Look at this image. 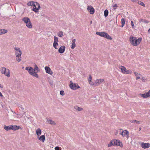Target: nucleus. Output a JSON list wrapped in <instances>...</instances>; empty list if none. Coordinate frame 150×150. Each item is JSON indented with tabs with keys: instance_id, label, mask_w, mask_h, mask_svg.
I'll return each mask as SVG.
<instances>
[{
	"instance_id": "2f4dec72",
	"label": "nucleus",
	"mask_w": 150,
	"mask_h": 150,
	"mask_svg": "<svg viewBox=\"0 0 150 150\" xmlns=\"http://www.w3.org/2000/svg\"><path fill=\"white\" fill-rule=\"evenodd\" d=\"M140 95L141 96V97H142L144 98H147L146 95L145 93L144 94H140Z\"/></svg>"
},
{
	"instance_id": "13d9d810",
	"label": "nucleus",
	"mask_w": 150,
	"mask_h": 150,
	"mask_svg": "<svg viewBox=\"0 0 150 150\" xmlns=\"http://www.w3.org/2000/svg\"><path fill=\"white\" fill-rule=\"evenodd\" d=\"M136 122L134 121V120L132 121V122L134 123Z\"/></svg>"
},
{
	"instance_id": "a19ab883",
	"label": "nucleus",
	"mask_w": 150,
	"mask_h": 150,
	"mask_svg": "<svg viewBox=\"0 0 150 150\" xmlns=\"http://www.w3.org/2000/svg\"><path fill=\"white\" fill-rule=\"evenodd\" d=\"M89 84L91 85H95V83H94L91 81L89 82Z\"/></svg>"
},
{
	"instance_id": "f03ea898",
	"label": "nucleus",
	"mask_w": 150,
	"mask_h": 150,
	"mask_svg": "<svg viewBox=\"0 0 150 150\" xmlns=\"http://www.w3.org/2000/svg\"><path fill=\"white\" fill-rule=\"evenodd\" d=\"M22 20L26 24L27 27L29 28H32V23L30 19L27 17L23 18Z\"/></svg>"
},
{
	"instance_id": "2eb2a0df",
	"label": "nucleus",
	"mask_w": 150,
	"mask_h": 150,
	"mask_svg": "<svg viewBox=\"0 0 150 150\" xmlns=\"http://www.w3.org/2000/svg\"><path fill=\"white\" fill-rule=\"evenodd\" d=\"M65 50V47L64 46H61L58 50V52L60 53H63Z\"/></svg>"
},
{
	"instance_id": "603ef678",
	"label": "nucleus",
	"mask_w": 150,
	"mask_h": 150,
	"mask_svg": "<svg viewBox=\"0 0 150 150\" xmlns=\"http://www.w3.org/2000/svg\"><path fill=\"white\" fill-rule=\"evenodd\" d=\"M140 78V77L138 76H137L136 78V80Z\"/></svg>"
},
{
	"instance_id": "052dcab7",
	"label": "nucleus",
	"mask_w": 150,
	"mask_h": 150,
	"mask_svg": "<svg viewBox=\"0 0 150 150\" xmlns=\"http://www.w3.org/2000/svg\"><path fill=\"white\" fill-rule=\"evenodd\" d=\"M90 23H91H91H92V21H91Z\"/></svg>"
},
{
	"instance_id": "864d4df0",
	"label": "nucleus",
	"mask_w": 150,
	"mask_h": 150,
	"mask_svg": "<svg viewBox=\"0 0 150 150\" xmlns=\"http://www.w3.org/2000/svg\"><path fill=\"white\" fill-rule=\"evenodd\" d=\"M0 96L2 97L3 96V95H2L1 93L0 92Z\"/></svg>"
},
{
	"instance_id": "f8f14e48",
	"label": "nucleus",
	"mask_w": 150,
	"mask_h": 150,
	"mask_svg": "<svg viewBox=\"0 0 150 150\" xmlns=\"http://www.w3.org/2000/svg\"><path fill=\"white\" fill-rule=\"evenodd\" d=\"M141 146L144 149H146L150 147V144L149 143H142L141 144Z\"/></svg>"
},
{
	"instance_id": "9b49d317",
	"label": "nucleus",
	"mask_w": 150,
	"mask_h": 150,
	"mask_svg": "<svg viewBox=\"0 0 150 150\" xmlns=\"http://www.w3.org/2000/svg\"><path fill=\"white\" fill-rule=\"evenodd\" d=\"M104 81V79H97L95 82V86H97L99 85L101 83Z\"/></svg>"
},
{
	"instance_id": "6e6d98bb",
	"label": "nucleus",
	"mask_w": 150,
	"mask_h": 150,
	"mask_svg": "<svg viewBox=\"0 0 150 150\" xmlns=\"http://www.w3.org/2000/svg\"><path fill=\"white\" fill-rule=\"evenodd\" d=\"M133 2H135V1H136L137 0H131Z\"/></svg>"
},
{
	"instance_id": "7ed1b4c3",
	"label": "nucleus",
	"mask_w": 150,
	"mask_h": 150,
	"mask_svg": "<svg viewBox=\"0 0 150 150\" xmlns=\"http://www.w3.org/2000/svg\"><path fill=\"white\" fill-rule=\"evenodd\" d=\"M96 34L99 35L100 36L105 38L109 40H112V38L109 35L108 33L104 32H97L96 33Z\"/></svg>"
},
{
	"instance_id": "c03bdc74",
	"label": "nucleus",
	"mask_w": 150,
	"mask_h": 150,
	"mask_svg": "<svg viewBox=\"0 0 150 150\" xmlns=\"http://www.w3.org/2000/svg\"><path fill=\"white\" fill-rule=\"evenodd\" d=\"M60 147L59 146H56L55 147V150H61V149H60Z\"/></svg>"
},
{
	"instance_id": "bb28decb",
	"label": "nucleus",
	"mask_w": 150,
	"mask_h": 150,
	"mask_svg": "<svg viewBox=\"0 0 150 150\" xmlns=\"http://www.w3.org/2000/svg\"><path fill=\"white\" fill-rule=\"evenodd\" d=\"M108 11L107 9H106L104 11V15L105 16V17H107L108 14Z\"/></svg>"
},
{
	"instance_id": "f704fd0d",
	"label": "nucleus",
	"mask_w": 150,
	"mask_h": 150,
	"mask_svg": "<svg viewBox=\"0 0 150 150\" xmlns=\"http://www.w3.org/2000/svg\"><path fill=\"white\" fill-rule=\"evenodd\" d=\"M112 6L114 10H115L117 8V7H118V6L117 4H113L112 5Z\"/></svg>"
},
{
	"instance_id": "1a4fd4ad",
	"label": "nucleus",
	"mask_w": 150,
	"mask_h": 150,
	"mask_svg": "<svg viewBox=\"0 0 150 150\" xmlns=\"http://www.w3.org/2000/svg\"><path fill=\"white\" fill-rule=\"evenodd\" d=\"M120 133L121 135H122L123 137H126L127 138L129 137V132L127 130H125L122 131L121 133Z\"/></svg>"
},
{
	"instance_id": "5701e85b",
	"label": "nucleus",
	"mask_w": 150,
	"mask_h": 150,
	"mask_svg": "<svg viewBox=\"0 0 150 150\" xmlns=\"http://www.w3.org/2000/svg\"><path fill=\"white\" fill-rule=\"evenodd\" d=\"M125 20L124 18H122L121 19V23L122 24V25L120 26L121 27H123L125 23Z\"/></svg>"
},
{
	"instance_id": "f3484780",
	"label": "nucleus",
	"mask_w": 150,
	"mask_h": 150,
	"mask_svg": "<svg viewBox=\"0 0 150 150\" xmlns=\"http://www.w3.org/2000/svg\"><path fill=\"white\" fill-rule=\"evenodd\" d=\"M38 138L39 140L41 141L42 142H43L45 140V135H42L40 137H38Z\"/></svg>"
},
{
	"instance_id": "79ce46f5",
	"label": "nucleus",
	"mask_w": 150,
	"mask_h": 150,
	"mask_svg": "<svg viewBox=\"0 0 150 150\" xmlns=\"http://www.w3.org/2000/svg\"><path fill=\"white\" fill-rule=\"evenodd\" d=\"M131 25L132 27V28H134V25L133 22L132 21H131Z\"/></svg>"
},
{
	"instance_id": "20e7f679",
	"label": "nucleus",
	"mask_w": 150,
	"mask_h": 150,
	"mask_svg": "<svg viewBox=\"0 0 150 150\" xmlns=\"http://www.w3.org/2000/svg\"><path fill=\"white\" fill-rule=\"evenodd\" d=\"M0 70L2 74H4L5 75L9 77L10 75V70L8 69H6L5 67H1V68Z\"/></svg>"
},
{
	"instance_id": "dca6fc26",
	"label": "nucleus",
	"mask_w": 150,
	"mask_h": 150,
	"mask_svg": "<svg viewBox=\"0 0 150 150\" xmlns=\"http://www.w3.org/2000/svg\"><path fill=\"white\" fill-rule=\"evenodd\" d=\"M12 130H16L21 128L20 126H17L16 125H11Z\"/></svg>"
},
{
	"instance_id": "aec40b11",
	"label": "nucleus",
	"mask_w": 150,
	"mask_h": 150,
	"mask_svg": "<svg viewBox=\"0 0 150 150\" xmlns=\"http://www.w3.org/2000/svg\"><path fill=\"white\" fill-rule=\"evenodd\" d=\"M4 129L6 131H8L12 129L11 128V125H9L8 126L5 125L4 127Z\"/></svg>"
},
{
	"instance_id": "9d476101",
	"label": "nucleus",
	"mask_w": 150,
	"mask_h": 150,
	"mask_svg": "<svg viewBox=\"0 0 150 150\" xmlns=\"http://www.w3.org/2000/svg\"><path fill=\"white\" fill-rule=\"evenodd\" d=\"M45 70L46 72L47 73H48L50 75H52L53 74L52 71L49 67L46 66L45 67Z\"/></svg>"
},
{
	"instance_id": "a18cd8bd",
	"label": "nucleus",
	"mask_w": 150,
	"mask_h": 150,
	"mask_svg": "<svg viewBox=\"0 0 150 150\" xmlns=\"http://www.w3.org/2000/svg\"><path fill=\"white\" fill-rule=\"evenodd\" d=\"M92 79L91 76V75H90L89 76L88 79V81H91V80Z\"/></svg>"
},
{
	"instance_id": "6ab92c4d",
	"label": "nucleus",
	"mask_w": 150,
	"mask_h": 150,
	"mask_svg": "<svg viewBox=\"0 0 150 150\" xmlns=\"http://www.w3.org/2000/svg\"><path fill=\"white\" fill-rule=\"evenodd\" d=\"M36 133L38 137H39L41 134V129L40 128H38L36 129Z\"/></svg>"
},
{
	"instance_id": "f257e3e1",
	"label": "nucleus",
	"mask_w": 150,
	"mask_h": 150,
	"mask_svg": "<svg viewBox=\"0 0 150 150\" xmlns=\"http://www.w3.org/2000/svg\"><path fill=\"white\" fill-rule=\"evenodd\" d=\"M142 38H139L137 39L136 37L131 35L129 38V40L131 44L134 46L138 45L142 41Z\"/></svg>"
},
{
	"instance_id": "ddd939ff",
	"label": "nucleus",
	"mask_w": 150,
	"mask_h": 150,
	"mask_svg": "<svg viewBox=\"0 0 150 150\" xmlns=\"http://www.w3.org/2000/svg\"><path fill=\"white\" fill-rule=\"evenodd\" d=\"M14 49L16 50L15 54L16 55L22 54L21 51L19 48L16 47H15Z\"/></svg>"
},
{
	"instance_id": "bf43d9fd",
	"label": "nucleus",
	"mask_w": 150,
	"mask_h": 150,
	"mask_svg": "<svg viewBox=\"0 0 150 150\" xmlns=\"http://www.w3.org/2000/svg\"><path fill=\"white\" fill-rule=\"evenodd\" d=\"M141 128H139V130H141Z\"/></svg>"
},
{
	"instance_id": "58836bf2",
	"label": "nucleus",
	"mask_w": 150,
	"mask_h": 150,
	"mask_svg": "<svg viewBox=\"0 0 150 150\" xmlns=\"http://www.w3.org/2000/svg\"><path fill=\"white\" fill-rule=\"evenodd\" d=\"M112 145H113V141H111V142H110V143L108 144V146L110 147Z\"/></svg>"
},
{
	"instance_id": "e433bc0d",
	"label": "nucleus",
	"mask_w": 150,
	"mask_h": 150,
	"mask_svg": "<svg viewBox=\"0 0 150 150\" xmlns=\"http://www.w3.org/2000/svg\"><path fill=\"white\" fill-rule=\"evenodd\" d=\"M145 93L147 97L150 96V90H149L147 92Z\"/></svg>"
},
{
	"instance_id": "8fccbe9b",
	"label": "nucleus",
	"mask_w": 150,
	"mask_h": 150,
	"mask_svg": "<svg viewBox=\"0 0 150 150\" xmlns=\"http://www.w3.org/2000/svg\"><path fill=\"white\" fill-rule=\"evenodd\" d=\"M36 2H34V5L32 6H33L34 7V8H35V7H36V6L37 5H36Z\"/></svg>"
},
{
	"instance_id": "393cba45",
	"label": "nucleus",
	"mask_w": 150,
	"mask_h": 150,
	"mask_svg": "<svg viewBox=\"0 0 150 150\" xmlns=\"http://www.w3.org/2000/svg\"><path fill=\"white\" fill-rule=\"evenodd\" d=\"M33 69L34 71H36L37 72H39L40 71V69H39L38 67L36 64L35 65L34 68Z\"/></svg>"
},
{
	"instance_id": "3c124183",
	"label": "nucleus",
	"mask_w": 150,
	"mask_h": 150,
	"mask_svg": "<svg viewBox=\"0 0 150 150\" xmlns=\"http://www.w3.org/2000/svg\"><path fill=\"white\" fill-rule=\"evenodd\" d=\"M20 108H21L22 110H24V108H23L22 105H21V106H19Z\"/></svg>"
},
{
	"instance_id": "473e14b6",
	"label": "nucleus",
	"mask_w": 150,
	"mask_h": 150,
	"mask_svg": "<svg viewBox=\"0 0 150 150\" xmlns=\"http://www.w3.org/2000/svg\"><path fill=\"white\" fill-rule=\"evenodd\" d=\"M58 36L60 37H62L63 35V32L62 31H60L57 34Z\"/></svg>"
},
{
	"instance_id": "0eeeda50",
	"label": "nucleus",
	"mask_w": 150,
	"mask_h": 150,
	"mask_svg": "<svg viewBox=\"0 0 150 150\" xmlns=\"http://www.w3.org/2000/svg\"><path fill=\"white\" fill-rule=\"evenodd\" d=\"M87 9L88 11L89 12L90 14H93L95 12L94 9L91 6H88L87 7Z\"/></svg>"
},
{
	"instance_id": "412c9836",
	"label": "nucleus",
	"mask_w": 150,
	"mask_h": 150,
	"mask_svg": "<svg viewBox=\"0 0 150 150\" xmlns=\"http://www.w3.org/2000/svg\"><path fill=\"white\" fill-rule=\"evenodd\" d=\"M76 40L75 39H73L72 40V43L71 45V48L72 49H74L76 47Z\"/></svg>"
},
{
	"instance_id": "37998d69",
	"label": "nucleus",
	"mask_w": 150,
	"mask_h": 150,
	"mask_svg": "<svg viewBox=\"0 0 150 150\" xmlns=\"http://www.w3.org/2000/svg\"><path fill=\"white\" fill-rule=\"evenodd\" d=\"M143 22L146 23H148L149 22V21L146 20H143Z\"/></svg>"
},
{
	"instance_id": "09e8293b",
	"label": "nucleus",
	"mask_w": 150,
	"mask_h": 150,
	"mask_svg": "<svg viewBox=\"0 0 150 150\" xmlns=\"http://www.w3.org/2000/svg\"><path fill=\"white\" fill-rule=\"evenodd\" d=\"M143 19H142L141 18L139 19V22L141 23L142 22H143Z\"/></svg>"
},
{
	"instance_id": "b1692460",
	"label": "nucleus",
	"mask_w": 150,
	"mask_h": 150,
	"mask_svg": "<svg viewBox=\"0 0 150 150\" xmlns=\"http://www.w3.org/2000/svg\"><path fill=\"white\" fill-rule=\"evenodd\" d=\"M7 32V31L6 30L3 29H0V35H2L3 34L6 33Z\"/></svg>"
},
{
	"instance_id": "39448f33",
	"label": "nucleus",
	"mask_w": 150,
	"mask_h": 150,
	"mask_svg": "<svg viewBox=\"0 0 150 150\" xmlns=\"http://www.w3.org/2000/svg\"><path fill=\"white\" fill-rule=\"evenodd\" d=\"M69 86L72 90H76L80 88L78 84L73 83L71 81L70 82Z\"/></svg>"
},
{
	"instance_id": "c85d7f7f",
	"label": "nucleus",
	"mask_w": 150,
	"mask_h": 150,
	"mask_svg": "<svg viewBox=\"0 0 150 150\" xmlns=\"http://www.w3.org/2000/svg\"><path fill=\"white\" fill-rule=\"evenodd\" d=\"M31 75L33 76H35V77L37 78H38V75L37 73L35 72V71L34 72H33Z\"/></svg>"
},
{
	"instance_id": "6e6552de",
	"label": "nucleus",
	"mask_w": 150,
	"mask_h": 150,
	"mask_svg": "<svg viewBox=\"0 0 150 150\" xmlns=\"http://www.w3.org/2000/svg\"><path fill=\"white\" fill-rule=\"evenodd\" d=\"M112 141H113V146H121V144H122L121 142H120L119 141L117 140H112Z\"/></svg>"
},
{
	"instance_id": "c756f323",
	"label": "nucleus",
	"mask_w": 150,
	"mask_h": 150,
	"mask_svg": "<svg viewBox=\"0 0 150 150\" xmlns=\"http://www.w3.org/2000/svg\"><path fill=\"white\" fill-rule=\"evenodd\" d=\"M138 3L141 6H143V7L145 6V4L143 2H141L140 1H139L138 2Z\"/></svg>"
},
{
	"instance_id": "c9c22d12",
	"label": "nucleus",
	"mask_w": 150,
	"mask_h": 150,
	"mask_svg": "<svg viewBox=\"0 0 150 150\" xmlns=\"http://www.w3.org/2000/svg\"><path fill=\"white\" fill-rule=\"evenodd\" d=\"M48 122L50 124H51L53 125V124H55V122L54 121H52L51 120H48Z\"/></svg>"
},
{
	"instance_id": "4d7b16f0",
	"label": "nucleus",
	"mask_w": 150,
	"mask_h": 150,
	"mask_svg": "<svg viewBox=\"0 0 150 150\" xmlns=\"http://www.w3.org/2000/svg\"><path fill=\"white\" fill-rule=\"evenodd\" d=\"M2 86L1 85V84H0V88H2Z\"/></svg>"
},
{
	"instance_id": "cd10ccee",
	"label": "nucleus",
	"mask_w": 150,
	"mask_h": 150,
	"mask_svg": "<svg viewBox=\"0 0 150 150\" xmlns=\"http://www.w3.org/2000/svg\"><path fill=\"white\" fill-rule=\"evenodd\" d=\"M74 108L76 110H78V111H81L83 110V109L81 107H79L77 106H75Z\"/></svg>"
},
{
	"instance_id": "72a5a7b5",
	"label": "nucleus",
	"mask_w": 150,
	"mask_h": 150,
	"mask_svg": "<svg viewBox=\"0 0 150 150\" xmlns=\"http://www.w3.org/2000/svg\"><path fill=\"white\" fill-rule=\"evenodd\" d=\"M132 73V71L130 69H129L128 70H127L125 74H131Z\"/></svg>"
},
{
	"instance_id": "7c9ffc66",
	"label": "nucleus",
	"mask_w": 150,
	"mask_h": 150,
	"mask_svg": "<svg viewBox=\"0 0 150 150\" xmlns=\"http://www.w3.org/2000/svg\"><path fill=\"white\" fill-rule=\"evenodd\" d=\"M58 45V44L57 42H54L53 44V46L54 48L56 49H57L58 48L57 47V46Z\"/></svg>"
},
{
	"instance_id": "a878e982",
	"label": "nucleus",
	"mask_w": 150,
	"mask_h": 150,
	"mask_svg": "<svg viewBox=\"0 0 150 150\" xmlns=\"http://www.w3.org/2000/svg\"><path fill=\"white\" fill-rule=\"evenodd\" d=\"M34 2L33 1H30L28 2L27 4V5L28 6H32L34 5Z\"/></svg>"
},
{
	"instance_id": "423d86ee",
	"label": "nucleus",
	"mask_w": 150,
	"mask_h": 150,
	"mask_svg": "<svg viewBox=\"0 0 150 150\" xmlns=\"http://www.w3.org/2000/svg\"><path fill=\"white\" fill-rule=\"evenodd\" d=\"M25 70L28 71L30 75L35 72L33 69L31 67H26L25 69Z\"/></svg>"
},
{
	"instance_id": "5fc2aeb1",
	"label": "nucleus",
	"mask_w": 150,
	"mask_h": 150,
	"mask_svg": "<svg viewBox=\"0 0 150 150\" xmlns=\"http://www.w3.org/2000/svg\"><path fill=\"white\" fill-rule=\"evenodd\" d=\"M148 32V33H150V28L149 29Z\"/></svg>"
},
{
	"instance_id": "4be33fe9",
	"label": "nucleus",
	"mask_w": 150,
	"mask_h": 150,
	"mask_svg": "<svg viewBox=\"0 0 150 150\" xmlns=\"http://www.w3.org/2000/svg\"><path fill=\"white\" fill-rule=\"evenodd\" d=\"M21 54H19L18 55H17L16 56V59L18 62H20L21 59Z\"/></svg>"
},
{
	"instance_id": "de8ad7c7",
	"label": "nucleus",
	"mask_w": 150,
	"mask_h": 150,
	"mask_svg": "<svg viewBox=\"0 0 150 150\" xmlns=\"http://www.w3.org/2000/svg\"><path fill=\"white\" fill-rule=\"evenodd\" d=\"M134 74L135 75L137 76H138V75H140V74H139L138 73L136 72H134Z\"/></svg>"
},
{
	"instance_id": "a211bd4d",
	"label": "nucleus",
	"mask_w": 150,
	"mask_h": 150,
	"mask_svg": "<svg viewBox=\"0 0 150 150\" xmlns=\"http://www.w3.org/2000/svg\"><path fill=\"white\" fill-rule=\"evenodd\" d=\"M119 68L121 70L122 72V73L125 74L127 71L126 68L123 66H120Z\"/></svg>"
},
{
	"instance_id": "4468645a",
	"label": "nucleus",
	"mask_w": 150,
	"mask_h": 150,
	"mask_svg": "<svg viewBox=\"0 0 150 150\" xmlns=\"http://www.w3.org/2000/svg\"><path fill=\"white\" fill-rule=\"evenodd\" d=\"M36 5H37L38 7L37 8L36 7H35V8H34L32 10L34 11L35 13H38V10L40 9V5L38 3H36Z\"/></svg>"
},
{
	"instance_id": "4c0bfd02",
	"label": "nucleus",
	"mask_w": 150,
	"mask_h": 150,
	"mask_svg": "<svg viewBox=\"0 0 150 150\" xmlns=\"http://www.w3.org/2000/svg\"><path fill=\"white\" fill-rule=\"evenodd\" d=\"M58 41V38L57 37H56V36H54V42H57Z\"/></svg>"
},
{
	"instance_id": "49530a36",
	"label": "nucleus",
	"mask_w": 150,
	"mask_h": 150,
	"mask_svg": "<svg viewBox=\"0 0 150 150\" xmlns=\"http://www.w3.org/2000/svg\"><path fill=\"white\" fill-rule=\"evenodd\" d=\"M134 121L136 122V123L137 124H140V122L138 121L134 120Z\"/></svg>"
},
{
	"instance_id": "ea45409f",
	"label": "nucleus",
	"mask_w": 150,
	"mask_h": 150,
	"mask_svg": "<svg viewBox=\"0 0 150 150\" xmlns=\"http://www.w3.org/2000/svg\"><path fill=\"white\" fill-rule=\"evenodd\" d=\"M60 95L64 96V93L63 91H60Z\"/></svg>"
}]
</instances>
